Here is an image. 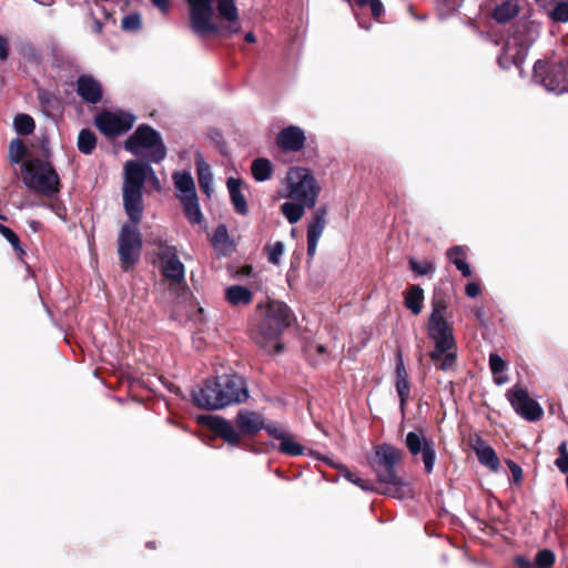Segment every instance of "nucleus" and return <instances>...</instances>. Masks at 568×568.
Wrapping results in <instances>:
<instances>
[{
    "instance_id": "nucleus-1",
    "label": "nucleus",
    "mask_w": 568,
    "mask_h": 568,
    "mask_svg": "<svg viewBox=\"0 0 568 568\" xmlns=\"http://www.w3.org/2000/svg\"><path fill=\"white\" fill-rule=\"evenodd\" d=\"M285 197L291 201L281 205V212L291 224L297 223L305 209H313L321 194V185L313 173L305 168H292L285 178Z\"/></svg>"
},
{
    "instance_id": "nucleus-2",
    "label": "nucleus",
    "mask_w": 568,
    "mask_h": 568,
    "mask_svg": "<svg viewBox=\"0 0 568 568\" xmlns=\"http://www.w3.org/2000/svg\"><path fill=\"white\" fill-rule=\"evenodd\" d=\"M194 404L203 409L217 410L224 407L244 403L248 390L243 377L239 375H222L206 379L192 393Z\"/></svg>"
},
{
    "instance_id": "nucleus-3",
    "label": "nucleus",
    "mask_w": 568,
    "mask_h": 568,
    "mask_svg": "<svg viewBox=\"0 0 568 568\" xmlns=\"http://www.w3.org/2000/svg\"><path fill=\"white\" fill-rule=\"evenodd\" d=\"M446 308L447 305L444 300H434L427 324L428 336L434 342V349L429 356L442 371L454 368L457 353L453 328L445 317Z\"/></svg>"
},
{
    "instance_id": "nucleus-4",
    "label": "nucleus",
    "mask_w": 568,
    "mask_h": 568,
    "mask_svg": "<svg viewBox=\"0 0 568 568\" xmlns=\"http://www.w3.org/2000/svg\"><path fill=\"white\" fill-rule=\"evenodd\" d=\"M148 179L155 189H160V181L149 164L138 161L125 163L122 187L123 206L126 215L135 225L141 222L143 216L142 187Z\"/></svg>"
},
{
    "instance_id": "nucleus-5",
    "label": "nucleus",
    "mask_w": 568,
    "mask_h": 568,
    "mask_svg": "<svg viewBox=\"0 0 568 568\" xmlns=\"http://www.w3.org/2000/svg\"><path fill=\"white\" fill-rule=\"evenodd\" d=\"M261 320L252 333L253 339L267 352H281L278 338L291 323L290 308L282 302L272 301L257 307Z\"/></svg>"
},
{
    "instance_id": "nucleus-6",
    "label": "nucleus",
    "mask_w": 568,
    "mask_h": 568,
    "mask_svg": "<svg viewBox=\"0 0 568 568\" xmlns=\"http://www.w3.org/2000/svg\"><path fill=\"white\" fill-rule=\"evenodd\" d=\"M375 457V473L378 484L383 486L381 493L397 499L412 497L410 486L397 476L395 470V465L402 458V452L392 445L384 444L376 447Z\"/></svg>"
},
{
    "instance_id": "nucleus-7",
    "label": "nucleus",
    "mask_w": 568,
    "mask_h": 568,
    "mask_svg": "<svg viewBox=\"0 0 568 568\" xmlns=\"http://www.w3.org/2000/svg\"><path fill=\"white\" fill-rule=\"evenodd\" d=\"M24 185L41 195L53 196L60 191V178L49 161L29 159L21 166Z\"/></svg>"
},
{
    "instance_id": "nucleus-8",
    "label": "nucleus",
    "mask_w": 568,
    "mask_h": 568,
    "mask_svg": "<svg viewBox=\"0 0 568 568\" xmlns=\"http://www.w3.org/2000/svg\"><path fill=\"white\" fill-rule=\"evenodd\" d=\"M125 149L135 155L145 153L153 162H160L166 156V148L159 132L149 125L139 126L125 142Z\"/></svg>"
},
{
    "instance_id": "nucleus-9",
    "label": "nucleus",
    "mask_w": 568,
    "mask_h": 568,
    "mask_svg": "<svg viewBox=\"0 0 568 568\" xmlns=\"http://www.w3.org/2000/svg\"><path fill=\"white\" fill-rule=\"evenodd\" d=\"M534 79L550 92H568V61L551 64L537 61L534 65Z\"/></svg>"
},
{
    "instance_id": "nucleus-10",
    "label": "nucleus",
    "mask_w": 568,
    "mask_h": 568,
    "mask_svg": "<svg viewBox=\"0 0 568 568\" xmlns=\"http://www.w3.org/2000/svg\"><path fill=\"white\" fill-rule=\"evenodd\" d=\"M155 245L156 263L163 277L170 281L171 285L183 284L185 267L178 256L176 247L161 239L155 242Z\"/></svg>"
},
{
    "instance_id": "nucleus-11",
    "label": "nucleus",
    "mask_w": 568,
    "mask_h": 568,
    "mask_svg": "<svg viewBox=\"0 0 568 568\" xmlns=\"http://www.w3.org/2000/svg\"><path fill=\"white\" fill-rule=\"evenodd\" d=\"M189 4L190 27L199 36L217 33L220 28L213 21L212 0H185Z\"/></svg>"
},
{
    "instance_id": "nucleus-12",
    "label": "nucleus",
    "mask_w": 568,
    "mask_h": 568,
    "mask_svg": "<svg viewBox=\"0 0 568 568\" xmlns=\"http://www.w3.org/2000/svg\"><path fill=\"white\" fill-rule=\"evenodd\" d=\"M535 32L527 30L525 33L516 32L510 36L503 50V54L499 58V63L506 68L510 63L520 67L525 61L530 44L535 41Z\"/></svg>"
},
{
    "instance_id": "nucleus-13",
    "label": "nucleus",
    "mask_w": 568,
    "mask_h": 568,
    "mask_svg": "<svg viewBox=\"0 0 568 568\" xmlns=\"http://www.w3.org/2000/svg\"><path fill=\"white\" fill-rule=\"evenodd\" d=\"M142 247V241L135 224H124L119 234V256L124 270L133 267Z\"/></svg>"
},
{
    "instance_id": "nucleus-14",
    "label": "nucleus",
    "mask_w": 568,
    "mask_h": 568,
    "mask_svg": "<svg viewBox=\"0 0 568 568\" xmlns=\"http://www.w3.org/2000/svg\"><path fill=\"white\" fill-rule=\"evenodd\" d=\"M507 398L515 412L529 422H536L542 416L541 406L531 398L527 390L514 387L507 392Z\"/></svg>"
},
{
    "instance_id": "nucleus-15",
    "label": "nucleus",
    "mask_w": 568,
    "mask_h": 568,
    "mask_svg": "<svg viewBox=\"0 0 568 568\" xmlns=\"http://www.w3.org/2000/svg\"><path fill=\"white\" fill-rule=\"evenodd\" d=\"M406 446L413 456L422 454L425 471L430 474L436 460L434 442L427 438L423 432H409L406 435Z\"/></svg>"
},
{
    "instance_id": "nucleus-16",
    "label": "nucleus",
    "mask_w": 568,
    "mask_h": 568,
    "mask_svg": "<svg viewBox=\"0 0 568 568\" xmlns=\"http://www.w3.org/2000/svg\"><path fill=\"white\" fill-rule=\"evenodd\" d=\"M94 123L103 134L115 136L133 126L134 116L125 112H103L95 118Z\"/></svg>"
},
{
    "instance_id": "nucleus-17",
    "label": "nucleus",
    "mask_w": 568,
    "mask_h": 568,
    "mask_svg": "<svg viewBox=\"0 0 568 568\" xmlns=\"http://www.w3.org/2000/svg\"><path fill=\"white\" fill-rule=\"evenodd\" d=\"M217 18L221 28L227 34L237 33L241 29L239 10L234 0H217L216 3Z\"/></svg>"
},
{
    "instance_id": "nucleus-18",
    "label": "nucleus",
    "mask_w": 568,
    "mask_h": 568,
    "mask_svg": "<svg viewBox=\"0 0 568 568\" xmlns=\"http://www.w3.org/2000/svg\"><path fill=\"white\" fill-rule=\"evenodd\" d=\"M327 211L325 207H318L314 213L307 226V254L313 257L316 253L318 241L326 225Z\"/></svg>"
},
{
    "instance_id": "nucleus-19",
    "label": "nucleus",
    "mask_w": 568,
    "mask_h": 568,
    "mask_svg": "<svg viewBox=\"0 0 568 568\" xmlns=\"http://www.w3.org/2000/svg\"><path fill=\"white\" fill-rule=\"evenodd\" d=\"M264 418L261 414L241 409L235 418V425L243 436H252L264 428Z\"/></svg>"
},
{
    "instance_id": "nucleus-20",
    "label": "nucleus",
    "mask_w": 568,
    "mask_h": 568,
    "mask_svg": "<svg viewBox=\"0 0 568 568\" xmlns=\"http://www.w3.org/2000/svg\"><path fill=\"white\" fill-rule=\"evenodd\" d=\"M395 388L399 397L402 409H404L410 394V383L407 369L405 367L402 354L398 353L396 357L395 368Z\"/></svg>"
},
{
    "instance_id": "nucleus-21",
    "label": "nucleus",
    "mask_w": 568,
    "mask_h": 568,
    "mask_svg": "<svg viewBox=\"0 0 568 568\" xmlns=\"http://www.w3.org/2000/svg\"><path fill=\"white\" fill-rule=\"evenodd\" d=\"M304 142V132L298 126H288L277 136V145L284 151L296 152L303 148Z\"/></svg>"
},
{
    "instance_id": "nucleus-22",
    "label": "nucleus",
    "mask_w": 568,
    "mask_h": 568,
    "mask_svg": "<svg viewBox=\"0 0 568 568\" xmlns=\"http://www.w3.org/2000/svg\"><path fill=\"white\" fill-rule=\"evenodd\" d=\"M473 449L479 460V463L489 468L491 471H498L500 467V462L495 453L494 448L488 445L485 440H483L480 437H477L474 440Z\"/></svg>"
},
{
    "instance_id": "nucleus-23",
    "label": "nucleus",
    "mask_w": 568,
    "mask_h": 568,
    "mask_svg": "<svg viewBox=\"0 0 568 568\" xmlns=\"http://www.w3.org/2000/svg\"><path fill=\"white\" fill-rule=\"evenodd\" d=\"M77 91L88 103H98L102 97L101 84L91 75H82L78 79Z\"/></svg>"
},
{
    "instance_id": "nucleus-24",
    "label": "nucleus",
    "mask_w": 568,
    "mask_h": 568,
    "mask_svg": "<svg viewBox=\"0 0 568 568\" xmlns=\"http://www.w3.org/2000/svg\"><path fill=\"white\" fill-rule=\"evenodd\" d=\"M210 426L215 432V434L223 438L226 443L231 445L240 444L241 436L243 435L237 427L233 426L231 422L216 416L211 418Z\"/></svg>"
},
{
    "instance_id": "nucleus-25",
    "label": "nucleus",
    "mask_w": 568,
    "mask_h": 568,
    "mask_svg": "<svg viewBox=\"0 0 568 568\" xmlns=\"http://www.w3.org/2000/svg\"><path fill=\"white\" fill-rule=\"evenodd\" d=\"M172 179L176 189V196L180 201L197 196L195 183L190 172H175Z\"/></svg>"
},
{
    "instance_id": "nucleus-26",
    "label": "nucleus",
    "mask_w": 568,
    "mask_h": 568,
    "mask_svg": "<svg viewBox=\"0 0 568 568\" xmlns=\"http://www.w3.org/2000/svg\"><path fill=\"white\" fill-rule=\"evenodd\" d=\"M225 300L234 307L246 306L253 301V292L242 285H232L225 290Z\"/></svg>"
},
{
    "instance_id": "nucleus-27",
    "label": "nucleus",
    "mask_w": 568,
    "mask_h": 568,
    "mask_svg": "<svg viewBox=\"0 0 568 568\" xmlns=\"http://www.w3.org/2000/svg\"><path fill=\"white\" fill-rule=\"evenodd\" d=\"M519 12L517 0H504L493 10V18L499 23H505L515 18Z\"/></svg>"
},
{
    "instance_id": "nucleus-28",
    "label": "nucleus",
    "mask_w": 568,
    "mask_h": 568,
    "mask_svg": "<svg viewBox=\"0 0 568 568\" xmlns=\"http://www.w3.org/2000/svg\"><path fill=\"white\" fill-rule=\"evenodd\" d=\"M227 189L235 211L242 215H245L248 211V207L246 199L241 192V181L234 178H230L227 180Z\"/></svg>"
},
{
    "instance_id": "nucleus-29",
    "label": "nucleus",
    "mask_w": 568,
    "mask_h": 568,
    "mask_svg": "<svg viewBox=\"0 0 568 568\" xmlns=\"http://www.w3.org/2000/svg\"><path fill=\"white\" fill-rule=\"evenodd\" d=\"M424 291L418 285L409 286L405 292V306L415 315L423 308Z\"/></svg>"
},
{
    "instance_id": "nucleus-30",
    "label": "nucleus",
    "mask_w": 568,
    "mask_h": 568,
    "mask_svg": "<svg viewBox=\"0 0 568 568\" xmlns=\"http://www.w3.org/2000/svg\"><path fill=\"white\" fill-rule=\"evenodd\" d=\"M196 169L200 189L202 190L203 193L210 196L212 193L213 182V175L211 173L210 165L202 158H197Z\"/></svg>"
},
{
    "instance_id": "nucleus-31",
    "label": "nucleus",
    "mask_w": 568,
    "mask_h": 568,
    "mask_svg": "<svg viewBox=\"0 0 568 568\" xmlns=\"http://www.w3.org/2000/svg\"><path fill=\"white\" fill-rule=\"evenodd\" d=\"M212 245L222 254H229L232 251V241L225 225L221 224L215 229L212 236Z\"/></svg>"
},
{
    "instance_id": "nucleus-32",
    "label": "nucleus",
    "mask_w": 568,
    "mask_h": 568,
    "mask_svg": "<svg viewBox=\"0 0 568 568\" xmlns=\"http://www.w3.org/2000/svg\"><path fill=\"white\" fill-rule=\"evenodd\" d=\"M447 256L452 263L462 272L465 277L470 276V267L465 261L466 257V247L464 246H454L447 251Z\"/></svg>"
},
{
    "instance_id": "nucleus-33",
    "label": "nucleus",
    "mask_w": 568,
    "mask_h": 568,
    "mask_svg": "<svg viewBox=\"0 0 568 568\" xmlns=\"http://www.w3.org/2000/svg\"><path fill=\"white\" fill-rule=\"evenodd\" d=\"M489 367L496 384L503 385L508 381L507 375L505 374L506 363L499 355L490 354Z\"/></svg>"
},
{
    "instance_id": "nucleus-34",
    "label": "nucleus",
    "mask_w": 568,
    "mask_h": 568,
    "mask_svg": "<svg viewBox=\"0 0 568 568\" xmlns=\"http://www.w3.org/2000/svg\"><path fill=\"white\" fill-rule=\"evenodd\" d=\"M180 202L183 206L185 216L189 220V222H191L193 224L201 223L203 215L200 210L197 196L189 199V200H182Z\"/></svg>"
},
{
    "instance_id": "nucleus-35",
    "label": "nucleus",
    "mask_w": 568,
    "mask_h": 568,
    "mask_svg": "<svg viewBox=\"0 0 568 568\" xmlns=\"http://www.w3.org/2000/svg\"><path fill=\"white\" fill-rule=\"evenodd\" d=\"M251 170L256 181H266L271 178L272 164L267 159L258 158L253 161Z\"/></svg>"
},
{
    "instance_id": "nucleus-36",
    "label": "nucleus",
    "mask_w": 568,
    "mask_h": 568,
    "mask_svg": "<svg viewBox=\"0 0 568 568\" xmlns=\"http://www.w3.org/2000/svg\"><path fill=\"white\" fill-rule=\"evenodd\" d=\"M280 452L290 456H301L304 454V447L297 443L294 436L290 433L281 443Z\"/></svg>"
},
{
    "instance_id": "nucleus-37",
    "label": "nucleus",
    "mask_w": 568,
    "mask_h": 568,
    "mask_svg": "<svg viewBox=\"0 0 568 568\" xmlns=\"http://www.w3.org/2000/svg\"><path fill=\"white\" fill-rule=\"evenodd\" d=\"M95 144H97V139L92 131H90L88 129H83L79 133L78 148H79L80 152H82L84 154H90L94 150Z\"/></svg>"
},
{
    "instance_id": "nucleus-38",
    "label": "nucleus",
    "mask_w": 568,
    "mask_h": 568,
    "mask_svg": "<svg viewBox=\"0 0 568 568\" xmlns=\"http://www.w3.org/2000/svg\"><path fill=\"white\" fill-rule=\"evenodd\" d=\"M13 125L19 134L28 135L34 131V120L28 114H18L14 118Z\"/></svg>"
},
{
    "instance_id": "nucleus-39",
    "label": "nucleus",
    "mask_w": 568,
    "mask_h": 568,
    "mask_svg": "<svg viewBox=\"0 0 568 568\" xmlns=\"http://www.w3.org/2000/svg\"><path fill=\"white\" fill-rule=\"evenodd\" d=\"M27 148L23 141L16 139L10 142L9 156L12 163H20L26 156Z\"/></svg>"
},
{
    "instance_id": "nucleus-40",
    "label": "nucleus",
    "mask_w": 568,
    "mask_h": 568,
    "mask_svg": "<svg viewBox=\"0 0 568 568\" xmlns=\"http://www.w3.org/2000/svg\"><path fill=\"white\" fill-rule=\"evenodd\" d=\"M344 477L353 483L354 485L358 486L361 489L363 490H366V491H378L381 493V490L383 489V486H378V487H375L374 485L369 484L368 481L359 478L357 475H355L354 473L345 469L344 470Z\"/></svg>"
},
{
    "instance_id": "nucleus-41",
    "label": "nucleus",
    "mask_w": 568,
    "mask_h": 568,
    "mask_svg": "<svg viewBox=\"0 0 568 568\" xmlns=\"http://www.w3.org/2000/svg\"><path fill=\"white\" fill-rule=\"evenodd\" d=\"M549 2H556L551 18L555 21L568 22V0H549Z\"/></svg>"
},
{
    "instance_id": "nucleus-42",
    "label": "nucleus",
    "mask_w": 568,
    "mask_h": 568,
    "mask_svg": "<svg viewBox=\"0 0 568 568\" xmlns=\"http://www.w3.org/2000/svg\"><path fill=\"white\" fill-rule=\"evenodd\" d=\"M555 562V554L549 549L539 550L535 557L536 568H550Z\"/></svg>"
},
{
    "instance_id": "nucleus-43",
    "label": "nucleus",
    "mask_w": 568,
    "mask_h": 568,
    "mask_svg": "<svg viewBox=\"0 0 568 568\" xmlns=\"http://www.w3.org/2000/svg\"><path fill=\"white\" fill-rule=\"evenodd\" d=\"M410 268L418 275H426L434 271V265L429 261L418 262L416 260L409 261Z\"/></svg>"
},
{
    "instance_id": "nucleus-44",
    "label": "nucleus",
    "mask_w": 568,
    "mask_h": 568,
    "mask_svg": "<svg viewBox=\"0 0 568 568\" xmlns=\"http://www.w3.org/2000/svg\"><path fill=\"white\" fill-rule=\"evenodd\" d=\"M283 253L284 244L282 242H275L268 247V261L275 265L280 264Z\"/></svg>"
},
{
    "instance_id": "nucleus-45",
    "label": "nucleus",
    "mask_w": 568,
    "mask_h": 568,
    "mask_svg": "<svg viewBox=\"0 0 568 568\" xmlns=\"http://www.w3.org/2000/svg\"><path fill=\"white\" fill-rule=\"evenodd\" d=\"M122 28L126 31H135L141 27V18L136 13L125 16L122 19Z\"/></svg>"
},
{
    "instance_id": "nucleus-46",
    "label": "nucleus",
    "mask_w": 568,
    "mask_h": 568,
    "mask_svg": "<svg viewBox=\"0 0 568 568\" xmlns=\"http://www.w3.org/2000/svg\"><path fill=\"white\" fill-rule=\"evenodd\" d=\"M263 429H265L270 436H272L275 439L280 440V443L290 434V432L284 429L282 426L275 425V424L266 425L264 423V428Z\"/></svg>"
},
{
    "instance_id": "nucleus-47",
    "label": "nucleus",
    "mask_w": 568,
    "mask_h": 568,
    "mask_svg": "<svg viewBox=\"0 0 568 568\" xmlns=\"http://www.w3.org/2000/svg\"><path fill=\"white\" fill-rule=\"evenodd\" d=\"M0 233L11 243L16 251H22L19 239L11 229L0 224Z\"/></svg>"
},
{
    "instance_id": "nucleus-48",
    "label": "nucleus",
    "mask_w": 568,
    "mask_h": 568,
    "mask_svg": "<svg viewBox=\"0 0 568 568\" xmlns=\"http://www.w3.org/2000/svg\"><path fill=\"white\" fill-rule=\"evenodd\" d=\"M507 465H508L509 470H510V473L513 475L514 481L517 483V484L520 483L521 478H523V469H521V467L519 465H517L513 460H508Z\"/></svg>"
},
{
    "instance_id": "nucleus-49",
    "label": "nucleus",
    "mask_w": 568,
    "mask_h": 568,
    "mask_svg": "<svg viewBox=\"0 0 568 568\" xmlns=\"http://www.w3.org/2000/svg\"><path fill=\"white\" fill-rule=\"evenodd\" d=\"M9 55L8 40L0 36V60H6Z\"/></svg>"
},
{
    "instance_id": "nucleus-50",
    "label": "nucleus",
    "mask_w": 568,
    "mask_h": 568,
    "mask_svg": "<svg viewBox=\"0 0 568 568\" xmlns=\"http://www.w3.org/2000/svg\"><path fill=\"white\" fill-rule=\"evenodd\" d=\"M556 466L562 471H568V453L567 455H560L555 462Z\"/></svg>"
},
{
    "instance_id": "nucleus-51",
    "label": "nucleus",
    "mask_w": 568,
    "mask_h": 568,
    "mask_svg": "<svg viewBox=\"0 0 568 568\" xmlns=\"http://www.w3.org/2000/svg\"><path fill=\"white\" fill-rule=\"evenodd\" d=\"M480 292V287L477 283H468L467 286H466V294L469 296V297H476Z\"/></svg>"
},
{
    "instance_id": "nucleus-52",
    "label": "nucleus",
    "mask_w": 568,
    "mask_h": 568,
    "mask_svg": "<svg viewBox=\"0 0 568 568\" xmlns=\"http://www.w3.org/2000/svg\"><path fill=\"white\" fill-rule=\"evenodd\" d=\"M155 7H158L163 13H166L170 8L169 0H151Z\"/></svg>"
},
{
    "instance_id": "nucleus-53",
    "label": "nucleus",
    "mask_w": 568,
    "mask_h": 568,
    "mask_svg": "<svg viewBox=\"0 0 568 568\" xmlns=\"http://www.w3.org/2000/svg\"><path fill=\"white\" fill-rule=\"evenodd\" d=\"M517 562H518V565H519V566L525 567V568H536V567H535L534 565H531V564L529 562V560H528V559H526V558H518V559H517Z\"/></svg>"
},
{
    "instance_id": "nucleus-54",
    "label": "nucleus",
    "mask_w": 568,
    "mask_h": 568,
    "mask_svg": "<svg viewBox=\"0 0 568 568\" xmlns=\"http://www.w3.org/2000/svg\"><path fill=\"white\" fill-rule=\"evenodd\" d=\"M245 41H247L248 43H254L256 41L254 33H252V32L246 33Z\"/></svg>"
},
{
    "instance_id": "nucleus-55",
    "label": "nucleus",
    "mask_w": 568,
    "mask_h": 568,
    "mask_svg": "<svg viewBox=\"0 0 568 568\" xmlns=\"http://www.w3.org/2000/svg\"><path fill=\"white\" fill-rule=\"evenodd\" d=\"M559 452H560V455H567L568 450H567V443L566 442H562L560 444Z\"/></svg>"
},
{
    "instance_id": "nucleus-56",
    "label": "nucleus",
    "mask_w": 568,
    "mask_h": 568,
    "mask_svg": "<svg viewBox=\"0 0 568 568\" xmlns=\"http://www.w3.org/2000/svg\"><path fill=\"white\" fill-rule=\"evenodd\" d=\"M316 351H317L320 354H322V353H324V352H325V347H324V346H322V345H317V346H316Z\"/></svg>"
},
{
    "instance_id": "nucleus-57",
    "label": "nucleus",
    "mask_w": 568,
    "mask_h": 568,
    "mask_svg": "<svg viewBox=\"0 0 568 568\" xmlns=\"http://www.w3.org/2000/svg\"><path fill=\"white\" fill-rule=\"evenodd\" d=\"M538 2L542 3L544 6H546L548 3L547 0H537Z\"/></svg>"
}]
</instances>
